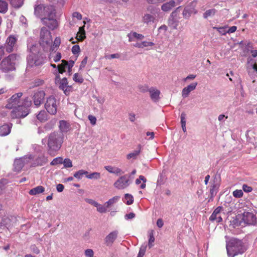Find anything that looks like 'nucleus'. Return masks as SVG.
I'll return each mask as SVG.
<instances>
[{"label": "nucleus", "mask_w": 257, "mask_h": 257, "mask_svg": "<svg viewBox=\"0 0 257 257\" xmlns=\"http://www.w3.org/2000/svg\"><path fill=\"white\" fill-rule=\"evenodd\" d=\"M85 254L87 257H93L94 252L92 249H87L85 251Z\"/></svg>", "instance_id": "obj_53"}, {"label": "nucleus", "mask_w": 257, "mask_h": 257, "mask_svg": "<svg viewBox=\"0 0 257 257\" xmlns=\"http://www.w3.org/2000/svg\"><path fill=\"white\" fill-rule=\"evenodd\" d=\"M87 60H88V57L85 56L84 58V59H83V60L81 61V63L79 66V70H81L85 67V66L87 64Z\"/></svg>", "instance_id": "obj_50"}, {"label": "nucleus", "mask_w": 257, "mask_h": 257, "mask_svg": "<svg viewBox=\"0 0 257 257\" xmlns=\"http://www.w3.org/2000/svg\"><path fill=\"white\" fill-rule=\"evenodd\" d=\"M155 20L156 16L155 15H151L149 14H145L142 18V22L148 25L154 23Z\"/></svg>", "instance_id": "obj_20"}, {"label": "nucleus", "mask_w": 257, "mask_h": 257, "mask_svg": "<svg viewBox=\"0 0 257 257\" xmlns=\"http://www.w3.org/2000/svg\"><path fill=\"white\" fill-rule=\"evenodd\" d=\"M61 58V54L59 52L57 53L54 57L53 60L55 62L59 61Z\"/></svg>", "instance_id": "obj_62"}, {"label": "nucleus", "mask_w": 257, "mask_h": 257, "mask_svg": "<svg viewBox=\"0 0 257 257\" xmlns=\"http://www.w3.org/2000/svg\"><path fill=\"white\" fill-rule=\"evenodd\" d=\"M34 14L41 18L43 25L52 30L58 27V22L55 19L56 10L53 6L44 4L37 5L34 8Z\"/></svg>", "instance_id": "obj_1"}, {"label": "nucleus", "mask_w": 257, "mask_h": 257, "mask_svg": "<svg viewBox=\"0 0 257 257\" xmlns=\"http://www.w3.org/2000/svg\"><path fill=\"white\" fill-rule=\"evenodd\" d=\"M55 83H58L59 88L61 90L64 89L68 86V81L66 77L60 79V77L59 75H57L55 78Z\"/></svg>", "instance_id": "obj_16"}, {"label": "nucleus", "mask_w": 257, "mask_h": 257, "mask_svg": "<svg viewBox=\"0 0 257 257\" xmlns=\"http://www.w3.org/2000/svg\"><path fill=\"white\" fill-rule=\"evenodd\" d=\"M131 183V176L128 174L120 177L114 183L115 188L119 190L127 188Z\"/></svg>", "instance_id": "obj_7"}, {"label": "nucleus", "mask_w": 257, "mask_h": 257, "mask_svg": "<svg viewBox=\"0 0 257 257\" xmlns=\"http://www.w3.org/2000/svg\"><path fill=\"white\" fill-rule=\"evenodd\" d=\"M64 142V135L61 133L53 132L48 138V152L52 156L56 155L61 148Z\"/></svg>", "instance_id": "obj_2"}, {"label": "nucleus", "mask_w": 257, "mask_h": 257, "mask_svg": "<svg viewBox=\"0 0 257 257\" xmlns=\"http://www.w3.org/2000/svg\"><path fill=\"white\" fill-rule=\"evenodd\" d=\"M12 124H4L0 126V136H6L9 135L11 131Z\"/></svg>", "instance_id": "obj_18"}, {"label": "nucleus", "mask_w": 257, "mask_h": 257, "mask_svg": "<svg viewBox=\"0 0 257 257\" xmlns=\"http://www.w3.org/2000/svg\"><path fill=\"white\" fill-rule=\"evenodd\" d=\"M22 95L23 93L22 92H19L14 94L8 99L6 107L9 109H12L17 107L19 105L20 98L22 97Z\"/></svg>", "instance_id": "obj_9"}, {"label": "nucleus", "mask_w": 257, "mask_h": 257, "mask_svg": "<svg viewBox=\"0 0 257 257\" xmlns=\"http://www.w3.org/2000/svg\"><path fill=\"white\" fill-rule=\"evenodd\" d=\"M123 173V172L120 169L117 167H114L113 174L118 175L119 174H122Z\"/></svg>", "instance_id": "obj_59"}, {"label": "nucleus", "mask_w": 257, "mask_h": 257, "mask_svg": "<svg viewBox=\"0 0 257 257\" xmlns=\"http://www.w3.org/2000/svg\"><path fill=\"white\" fill-rule=\"evenodd\" d=\"M197 82H193L191 84L188 85L187 87H184L182 91V95L183 97H187L190 92L195 89Z\"/></svg>", "instance_id": "obj_15"}, {"label": "nucleus", "mask_w": 257, "mask_h": 257, "mask_svg": "<svg viewBox=\"0 0 257 257\" xmlns=\"http://www.w3.org/2000/svg\"><path fill=\"white\" fill-rule=\"evenodd\" d=\"M242 219L248 224H251L255 222V215L251 212L244 211L242 214Z\"/></svg>", "instance_id": "obj_13"}, {"label": "nucleus", "mask_w": 257, "mask_h": 257, "mask_svg": "<svg viewBox=\"0 0 257 257\" xmlns=\"http://www.w3.org/2000/svg\"><path fill=\"white\" fill-rule=\"evenodd\" d=\"M139 89L141 92H145L149 91L150 88L147 86H141L139 87Z\"/></svg>", "instance_id": "obj_61"}, {"label": "nucleus", "mask_w": 257, "mask_h": 257, "mask_svg": "<svg viewBox=\"0 0 257 257\" xmlns=\"http://www.w3.org/2000/svg\"><path fill=\"white\" fill-rule=\"evenodd\" d=\"M124 198L126 200V204L131 205L133 203L134 199L132 195L129 194H125Z\"/></svg>", "instance_id": "obj_40"}, {"label": "nucleus", "mask_w": 257, "mask_h": 257, "mask_svg": "<svg viewBox=\"0 0 257 257\" xmlns=\"http://www.w3.org/2000/svg\"><path fill=\"white\" fill-rule=\"evenodd\" d=\"M58 102L56 98L53 96H50L46 99L45 107L47 112L51 114H55L57 112Z\"/></svg>", "instance_id": "obj_6"}, {"label": "nucleus", "mask_w": 257, "mask_h": 257, "mask_svg": "<svg viewBox=\"0 0 257 257\" xmlns=\"http://www.w3.org/2000/svg\"><path fill=\"white\" fill-rule=\"evenodd\" d=\"M44 83V81L43 79H36L33 82V87H38L39 86H41L43 85Z\"/></svg>", "instance_id": "obj_41"}, {"label": "nucleus", "mask_w": 257, "mask_h": 257, "mask_svg": "<svg viewBox=\"0 0 257 257\" xmlns=\"http://www.w3.org/2000/svg\"><path fill=\"white\" fill-rule=\"evenodd\" d=\"M8 10V4L7 2L0 0V13H6Z\"/></svg>", "instance_id": "obj_28"}, {"label": "nucleus", "mask_w": 257, "mask_h": 257, "mask_svg": "<svg viewBox=\"0 0 257 257\" xmlns=\"http://www.w3.org/2000/svg\"><path fill=\"white\" fill-rule=\"evenodd\" d=\"M72 17L73 18H76L78 20H81L82 19V15L77 12H74L72 14Z\"/></svg>", "instance_id": "obj_54"}, {"label": "nucleus", "mask_w": 257, "mask_h": 257, "mask_svg": "<svg viewBox=\"0 0 257 257\" xmlns=\"http://www.w3.org/2000/svg\"><path fill=\"white\" fill-rule=\"evenodd\" d=\"M11 5L15 8H20L23 4V0H9Z\"/></svg>", "instance_id": "obj_32"}, {"label": "nucleus", "mask_w": 257, "mask_h": 257, "mask_svg": "<svg viewBox=\"0 0 257 257\" xmlns=\"http://www.w3.org/2000/svg\"><path fill=\"white\" fill-rule=\"evenodd\" d=\"M134 38L138 40H142L144 38V36L142 34H138L137 32H133L130 34Z\"/></svg>", "instance_id": "obj_47"}, {"label": "nucleus", "mask_w": 257, "mask_h": 257, "mask_svg": "<svg viewBox=\"0 0 257 257\" xmlns=\"http://www.w3.org/2000/svg\"><path fill=\"white\" fill-rule=\"evenodd\" d=\"M217 12L215 9H209L205 12L203 14V18L207 19L208 17H212L215 15Z\"/></svg>", "instance_id": "obj_30"}, {"label": "nucleus", "mask_w": 257, "mask_h": 257, "mask_svg": "<svg viewBox=\"0 0 257 257\" xmlns=\"http://www.w3.org/2000/svg\"><path fill=\"white\" fill-rule=\"evenodd\" d=\"M88 118L92 124L94 125L96 124V118L94 116L89 115H88Z\"/></svg>", "instance_id": "obj_55"}, {"label": "nucleus", "mask_w": 257, "mask_h": 257, "mask_svg": "<svg viewBox=\"0 0 257 257\" xmlns=\"http://www.w3.org/2000/svg\"><path fill=\"white\" fill-rule=\"evenodd\" d=\"M80 51V47L78 45L73 46L72 48V52L73 54H77Z\"/></svg>", "instance_id": "obj_48"}, {"label": "nucleus", "mask_w": 257, "mask_h": 257, "mask_svg": "<svg viewBox=\"0 0 257 257\" xmlns=\"http://www.w3.org/2000/svg\"><path fill=\"white\" fill-rule=\"evenodd\" d=\"M149 92L150 94V97L152 100L154 102H157L160 99L159 95L160 94V91L158 89L151 87L149 89Z\"/></svg>", "instance_id": "obj_17"}, {"label": "nucleus", "mask_w": 257, "mask_h": 257, "mask_svg": "<svg viewBox=\"0 0 257 257\" xmlns=\"http://www.w3.org/2000/svg\"><path fill=\"white\" fill-rule=\"evenodd\" d=\"M59 127L62 133H66L70 130V124L64 120H61L59 121Z\"/></svg>", "instance_id": "obj_21"}, {"label": "nucleus", "mask_w": 257, "mask_h": 257, "mask_svg": "<svg viewBox=\"0 0 257 257\" xmlns=\"http://www.w3.org/2000/svg\"><path fill=\"white\" fill-rule=\"evenodd\" d=\"M226 248L228 257H234L242 254L246 250L242 240L237 238H231L227 241Z\"/></svg>", "instance_id": "obj_3"}, {"label": "nucleus", "mask_w": 257, "mask_h": 257, "mask_svg": "<svg viewBox=\"0 0 257 257\" xmlns=\"http://www.w3.org/2000/svg\"><path fill=\"white\" fill-rule=\"evenodd\" d=\"M56 188L58 192H61L63 191L64 186L61 184H59L57 185Z\"/></svg>", "instance_id": "obj_64"}, {"label": "nucleus", "mask_w": 257, "mask_h": 257, "mask_svg": "<svg viewBox=\"0 0 257 257\" xmlns=\"http://www.w3.org/2000/svg\"><path fill=\"white\" fill-rule=\"evenodd\" d=\"M61 44V38L60 37H57L53 43V45L51 48V50L52 51H56L57 50Z\"/></svg>", "instance_id": "obj_31"}, {"label": "nucleus", "mask_w": 257, "mask_h": 257, "mask_svg": "<svg viewBox=\"0 0 257 257\" xmlns=\"http://www.w3.org/2000/svg\"><path fill=\"white\" fill-rule=\"evenodd\" d=\"M45 95V91L42 90L34 92L32 97L34 104L37 106H40L43 102Z\"/></svg>", "instance_id": "obj_11"}, {"label": "nucleus", "mask_w": 257, "mask_h": 257, "mask_svg": "<svg viewBox=\"0 0 257 257\" xmlns=\"http://www.w3.org/2000/svg\"><path fill=\"white\" fill-rule=\"evenodd\" d=\"M176 6L175 2L174 1H171L168 3L164 4L162 6V10L164 12H168L170 11L173 8Z\"/></svg>", "instance_id": "obj_23"}, {"label": "nucleus", "mask_w": 257, "mask_h": 257, "mask_svg": "<svg viewBox=\"0 0 257 257\" xmlns=\"http://www.w3.org/2000/svg\"><path fill=\"white\" fill-rule=\"evenodd\" d=\"M179 8H177V9L174 12H173L172 13V18L169 20L168 25L173 30L177 29L179 25V21L176 19H174V18H173V17L175 15L176 11Z\"/></svg>", "instance_id": "obj_19"}, {"label": "nucleus", "mask_w": 257, "mask_h": 257, "mask_svg": "<svg viewBox=\"0 0 257 257\" xmlns=\"http://www.w3.org/2000/svg\"><path fill=\"white\" fill-rule=\"evenodd\" d=\"M68 65V62L65 60H62V63L58 65V69L59 73L62 74L65 72L66 68Z\"/></svg>", "instance_id": "obj_27"}, {"label": "nucleus", "mask_w": 257, "mask_h": 257, "mask_svg": "<svg viewBox=\"0 0 257 257\" xmlns=\"http://www.w3.org/2000/svg\"><path fill=\"white\" fill-rule=\"evenodd\" d=\"M27 106L24 105H18L17 107L13 108L11 112L12 118H23L26 116L29 113L28 107L31 104V101H28Z\"/></svg>", "instance_id": "obj_5"}, {"label": "nucleus", "mask_w": 257, "mask_h": 257, "mask_svg": "<svg viewBox=\"0 0 257 257\" xmlns=\"http://www.w3.org/2000/svg\"><path fill=\"white\" fill-rule=\"evenodd\" d=\"M63 159L62 157H57L51 161L50 165L52 166H55L58 164H61L63 163Z\"/></svg>", "instance_id": "obj_38"}, {"label": "nucleus", "mask_w": 257, "mask_h": 257, "mask_svg": "<svg viewBox=\"0 0 257 257\" xmlns=\"http://www.w3.org/2000/svg\"><path fill=\"white\" fill-rule=\"evenodd\" d=\"M222 210V207L220 206H219L217 207L213 211V212L211 214V218H213V217H215V215L216 214H220L221 211Z\"/></svg>", "instance_id": "obj_52"}, {"label": "nucleus", "mask_w": 257, "mask_h": 257, "mask_svg": "<svg viewBox=\"0 0 257 257\" xmlns=\"http://www.w3.org/2000/svg\"><path fill=\"white\" fill-rule=\"evenodd\" d=\"M37 118L41 122L45 121L47 119V114L45 110H41L37 115Z\"/></svg>", "instance_id": "obj_29"}, {"label": "nucleus", "mask_w": 257, "mask_h": 257, "mask_svg": "<svg viewBox=\"0 0 257 257\" xmlns=\"http://www.w3.org/2000/svg\"><path fill=\"white\" fill-rule=\"evenodd\" d=\"M118 198H119V197H118V196L113 197V198L110 199L108 201H107L105 203V205L106 206L107 208H109L112 204H113L114 203H115L118 200Z\"/></svg>", "instance_id": "obj_37"}, {"label": "nucleus", "mask_w": 257, "mask_h": 257, "mask_svg": "<svg viewBox=\"0 0 257 257\" xmlns=\"http://www.w3.org/2000/svg\"><path fill=\"white\" fill-rule=\"evenodd\" d=\"M209 220L212 221H216L217 223L220 222L222 221V217H221L220 214H216L215 217H213V218H211V215L209 217Z\"/></svg>", "instance_id": "obj_44"}, {"label": "nucleus", "mask_w": 257, "mask_h": 257, "mask_svg": "<svg viewBox=\"0 0 257 257\" xmlns=\"http://www.w3.org/2000/svg\"><path fill=\"white\" fill-rule=\"evenodd\" d=\"M86 38L84 26L80 27L77 34L76 38L78 41H83Z\"/></svg>", "instance_id": "obj_25"}, {"label": "nucleus", "mask_w": 257, "mask_h": 257, "mask_svg": "<svg viewBox=\"0 0 257 257\" xmlns=\"http://www.w3.org/2000/svg\"><path fill=\"white\" fill-rule=\"evenodd\" d=\"M19 56L16 54H12L4 59L1 63V67L3 71L7 72L15 69V64Z\"/></svg>", "instance_id": "obj_4"}, {"label": "nucleus", "mask_w": 257, "mask_h": 257, "mask_svg": "<svg viewBox=\"0 0 257 257\" xmlns=\"http://www.w3.org/2000/svg\"><path fill=\"white\" fill-rule=\"evenodd\" d=\"M45 190V188L42 186H38L30 190L29 194L32 195H35L43 193Z\"/></svg>", "instance_id": "obj_26"}, {"label": "nucleus", "mask_w": 257, "mask_h": 257, "mask_svg": "<svg viewBox=\"0 0 257 257\" xmlns=\"http://www.w3.org/2000/svg\"><path fill=\"white\" fill-rule=\"evenodd\" d=\"M72 86L68 85L63 91L66 95H69L70 92L72 91Z\"/></svg>", "instance_id": "obj_49"}, {"label": "nucleus", "mask_w": 257, "mask_h": 257, "mask_svg": "<svg viewBox=\"0 0 257 257\" xmlns=\"http://www.w3.org/2000/svg\"><path fill=\"white\" fill-rule=\"evenodd\" d=\"M142 48L144 47H146L149 46H153L154 44L153 42H147V41H143L142 42Z\"/></svg>", "instance_id": "obj_57"}, {"label": "nucleus", "mask_w": 257, "mask_h": 257, "mask_svg": "<svg viewBox=\"0 0 257 257\" xmlns=\"http://www.w3.org/2000/svg\"><path fill=\"white\" fill-rule=\"evenodd\" d=\"M218 186L219 185L217 184H213L211 185L210 192L212 195H215L216 194Z\"/></svg>", "instance_id": "obj_42"}, {"label": "nucleus", "mask_w": 257, "mask_h": 257, "mask_svg": "<svg viewBox=\"0 0 257 257\" xmlns=\"http://www.w3.org/2000/svg\"><path fill=\"white\" fill-rule=\"evenodd\" d=\"M232 194L234 197L239 198L242 197L243 193L241 190L236 189L233 192Z\"/></svg>", "instance_id": "obj_43"}, {"label": "nucleus", "mask_w": 257, "mask_h": 257, "mask_svg": "<svg viewBox=\"0 0 257 257\" xmlns=\"http://www.w3.org/2000/svg\"><path fill=\"white\" fill-rule=\"evenodd\" d=\"M74 64V62L73 61H70L68 62V65H67V68H68V72L70 73L71 71V68L73 67Z\"/></svg>", "instance_id": "obj_60"}, {"label": "nucleus", "mask_w": 257, "mask_h": 257, "mask_svg": "<svg viewBox=\"0 0 257 257\" xmlns=\"http://www.w3.org/2000/svg\"><path fill=\"white\" fill-rule=\"evenodd\" d=\"M29 64L33 66V65L39 66L44 62V59L41 54H30L27 57Z\"/></svg>", "instance_id": "obj_8"}, {"label": "nucleus", "mask_w": 257, "mask_h": 257, "mask_svg": "<svg viewBox=\"0 0 257 257\" xmlns=\"http://www.w3.org/2000/svg\"><path fill=\"white\" fill-rule=\"evenodd\" d=\"M118 232L117 231H113L110 232L108 235L105 237V241L107 243L112 244L114 241L115 240L117 236Z\"/></svg>", "instance_id": "obj_22"}, {"label": "nucleus", "mask_w": 257, "mask_h": 257, "mask_svg": "<svg viewBox=\"0 0 257 257\" xmlns=\"http://www.w3.org/2000/svg\"><path fill=\"white\" fill-rule=\"evenodd\" d=\"M86 177L87 178L90 179H98L100 178V174L98 172H94V173H92L89 175L87 174L86 175Z\"/></svg>", "instance_id": "obj_39"}, {"label": "nucleus", "mask_w": 257, "mask_h": 257, "mask_svg": "<svg viewBox=\"0 0 257 257\" xmlns=\"http://www.w3.org/2000/svg\"><path fill=\"white\" fill-rule=\"evenodd\" d=\"M141 147L140 145L138 146V147L137 150L134 151L133 152L128 154L126 156V158L128 160H130L131 159H136L138 156L140 155L141 153Z\"/></svg>", "instance_id": "obj_24"}, {"label": "nucleus", "mask_w": 257, "mask_h": 257, "mask_svg": "<svg viewBox=\"0 0 257 257\" xmlns=\"http://www.w3.org/2000/svg\"><path fill=\"white\" fill-rule=\"evenodd\" d=\"M25 159L21 158L15 159L14 163L13 171L17 173H19L24 166Z\"/></svg>", "instance_id": "obj_14"}, {"label": "nucleus", "mask_w": 257, "mask_h": 257, "mask_svg": "<svg viewBox=\"0 0 257 257\" xmlns=\"http://www.w3.org/2000/svg\"><path fill=\"white\" fill-rule=\"evenodd\" d=\"M104 168L109 173H113L114 172V167H113L111 166H106L104 167Z\"/></svg>", "instance_id": "obj_63"}, {"label": "nucleus", "mask_w": 257, "mask_h": 257, "mask_svg": "<svg viewBox=\"0 0 257 257\" xmlns=\"http://www.w3.org/2000/svg\"><path fill=\"white\" fill-rule=\"evenodd\" d=\"M181 126L183 132L185 133L186 131V114L185 112H182L181 114Z\"/></svg>", "instance_id": "obj_33"}, {"label": "nucleus", "mask_w": 257, "mask_h": 257, "mask_svg": "<svg viewBox=\"0 0 257 257\" xmlns=\"http://www.w3.org/2000/svg\"><path fill=\"white\" fill-rule=\"evenodd\" d=\"M73 80L75 82L79 83H83L84 79L82 76L78 73H75L73 77Z\"/></svg>", "instance_id": "obj_36"}, {"label": "nucleus", "mask_w": 257, "mask_h": 257, "mask_svg": "<svg viewBox=\"0 0 257 257\" xmlns=\"http://www.w3.org/2000/svg\"><path fill=\"white\" fill-rule=\"evenodd\" d=\"M86 201L87 203H89V204H91V205H93V206H94L95 207H97V206L98 204V203L97 202H96L95 201H94V200H92V199H87L86 200Z\"/></svg>", "instance_id": "obj_58"}, {"label": "nucleus", "mask_w": 257, "mask_h": 257, "mask_svg": "<svg viewBox=\"0 0 257 257\" xmlns=\"http://www.w3.org/2000/svg\"><path fill=\"white\" fill-rule=\"evenodd\" d=\"M155 241V237L154 236V231L151 230V231L149 233V239L148 242V246L150 248H151L153 245V243Z\"/></svg>", "instance_id": "obj_35"}, {"label": "nucleus", "mask_w": 257, "mask_h": 257, "mask_svg": "<svg viewBox=\"0 0 257 257\" xmlns=\"http://www.w3.org/2000/svg\"><path fill=\"white\" fill-rule=\"evenodd\" d=\"M17 41V38L13 36H10L7 38L5 47L8 53H11L14 51Z\"/></svg>", "instance_id": "obj_12"}, {"label": "nucleus", "mask_w": 257, "mask_h": 257, "mask_svg": "<svg viewBox=\"0 0 257 257\" xmlns=\"http://www.w3.org/2000/svg\"><path fill=\"white\" fill-rule=\"evenodd\" d=\"M242 189L245 192L249 193L252 191V188L251 187L248 186L246 184L242 185Z\"/></svg>", "instance_id": "obj_51"}, {"label": "nucleus", "mask_w": 257, "mask_h": 257, "mask_svg": "<svg viewBox=\"0 0 257 257\" xmlns=\"http://www.w3.org/2000/svg\"><path fill=\"white\" fill-rule=\"evenodd\" d=\"M140 179L143 181V183L141 185V188L144 189L146 187V182L147 181L145 177L142 175L140 176Z\"/></svg>", "instance_id": "obj_56"}, {"label": "nucleus", "mask_w": 257, "mask_h": 257, "mask_svg": "<svg viewBox=\"0 0 257 257\" xmlns=\"http://www.w3.org/2000/svg\"><path fill=\"white\" fill-rule=\"evenodd\" d=\"M96 207L97 211L100 213H105L107 211V207L106 205L104 206L98 204Z\"/></svg>", "instance_id": "obj_45"}, {"label": "nucleus", "mask_w": 257, "mask_h": 257, "mask_svg": "<svg viewBox=\"0 0 257 257\" xmlns=\"http://www.w3.org/2000/svg\"><path fill=\"white\" fill-rule=\"evenodd\" d=\"M40 40L43 44L49 45L52 42L51 32L46 27L41 28L40 32Z\"/></svg>", "instance_id": "obj_10"}, {"label": "nucleus", "mask_w": 257, "mask_h": 257, "mask_svg": "<svg viewBox=\"0 0 257 257\" xmlns=\"http://www.w3.org/2000/svg\"><path fill=\"white\" fill-rule=\"evenodd\" d=\"M63 164L65 168H70L72 167V161L70 159L68 158L65 159L64 160H63Z\"/></svg>", "instance_id": "obj_46"}, {"label": "nucleus", "mask_w": 257, "mask_h": 257, "mask_svg": "<svg viewBox=\"0 0 257 257\" xmlns=\"http://www.w3.org/2000/svg\"><path fill=\"white\" fill-rule=\"evenodd\" d=\"M87 174H88L87 171H86L83 170H80L76 172L74 174V177L77 179H81L84 175H85L86 176V175Z\"/></svg>", "instance_id": "obj_34"}]
</instances>
